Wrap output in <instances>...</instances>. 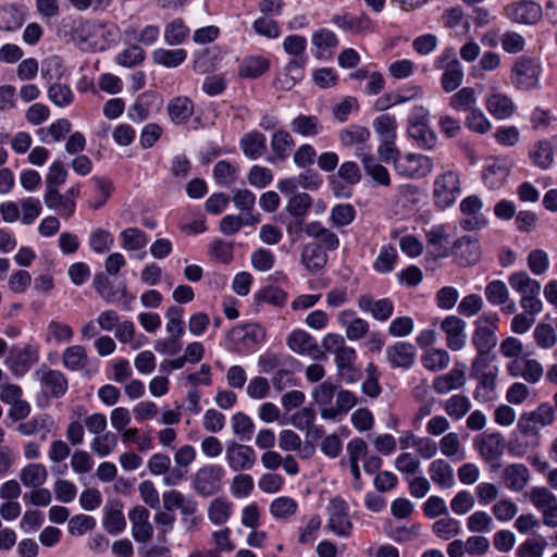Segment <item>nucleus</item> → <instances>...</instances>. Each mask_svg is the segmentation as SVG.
I'll return each mask as SVG.
<instances>
[{
    "mask_svg": "<svg viewBox=\"0 0 557 557\" xmlns=\"http://www.w3.org/2000/svg\"><path fill=\"white\" fill-rule=\"evenodd\" d=\"M223 478V469L216 465L199 468L193 476L195 491L203 496H210L219 492Z\"/></svg>",
    "mask_w": 557,
    "mask_h": 557,
    "instance_id": "obj_5",
    "label": "nucleus"
},
{
    "mask_svg": "<svg viewBox=\"0 0 557 557\" xmlns=\"http://www.w3.org/2000/svg\"><path fill=\"white\" fill-rule=\"evenodd\" d=\"M332 22L338 28H342L352 35H363L372 32V21L366 14H336L332 17Z\"/></svg>",
    "mask_w": 557,
    "mask_h": 557,
    "instance_id": "obj_15",
    "label": "nucleus"
},
{
    "mask_svg": "<svg viewBox=\"0 0 557 557\" xmlns=\"http://www.w3.org/2000/svg\"><path fill=\"white\" fill-rule=\"evenodd\" d=\"M338 388L337 385L330 381H324L312 389L311 396L314 403L320 407V411L333 408L332 401L336 396Z\"/></svg>",
    "mask_w": 557,
    "mask_h": 557,
    "instance_id": "obj_40",
    "label": "nucleus"
},
{
    "mask_svg": "<svg viewBox=\"0 0 557 557\" xmlns=\"http://www.w3.org/2000/svg\"><path fill=\"white\" fill-rule=\"evenodd\" d=\"M459 176L454 171H446L434 182V201L441 208L450 207L460 194Z\"/></svg>",
    "mask_w": 557,
    "mask_h": 557,
    "instance_id": "obj_3",
    "label": "nucleus"
},
{
    "mask_svg": "<svg viewBox=\"0 0 557 557\" xmlns=\"http://www.w3.org/2000/svg\"><path fill=\"white\" fill-rule=\"evenodd\" d=\"M42 384L53 397H61L67 389V381L63 373L58 370H49L41 379Z\"/></svg>",
    "mask_w": 557,
    "mask_h": 557,
    "instance_id": "obj_49",
    "label": "nucleus"
},
{
    "mask_svg": "<svg viewBox=\"0 0 557 557\" xmlns=\"http://www.w3.org/2000/svg\"><path fill=\"white\" fill-rule=\"evenodd\" d=\"M504 14L515 23L533 25L542 18L543 11L534 1L520 0L506 5Z\"/></svg>",
    "mask_w": 557,
    "mask_h": 557,
    "instance_id": "obj_7",
    "label": "nucleus"
},
{
    "mask_svg": "<svg viewBox=\"0 0 557 557\" xmlns=\"http://www.w3.org/2000/svg\"><path fill=\"white\" fill-rule=\"evenodd\" d=\"M510 286L521 294V297H529L540 294L541 283L531 278L525 272H516L509 276Z\"/></svg>",
    "mask_w": 557,
    "mask_h": 557,
    "instance_id": "obj_34",
    "label": "nucleus"
},
{
    "mask_svg": "<svg viewBox=\"0 0 557 557\" xmlns=\"http://www.w3.org/2000/svg\"><path fill=\"white\" fill-rule=\"evenodd\" d=\"M269 66L268 59L263 57H248L240 63L238 74L240 77L255 79L263 75Z\"/></svg>",
    "mask_w": 557,
    "mask_h": 557,
    "instance_id": "obj_37",
    "label": "nucleus"
},
{
    "mask_svg": "<svg viewBox=\"0 0 557 557\" xmlns=\"http://www.w3.org/2000/svg\"><path fill=\"white\" fill-rule=\"evenodd\" d=\"M225 460L231 470L247 471L256 463V453L251 446L232 441L226 446Z\"/></svg>",
    "mask_w": 557,
    "mask_h": 557,
    "instance_id": "obj_8",
    "label": "nucleus"
},
{
    "mask_svg": "<svg viewBox=\"0 0 557 557\" xmlns=\"http://www.w3.org/2000/svg\"><path fill=\"white\" fill-rule=\"evenodd\" d=\"M428 243L432 248V253L436 258H445L449 255L447 247L448 239L442 230H433L426 234Z\"/></svg>",
    "mask_w": 557,
    "mask_h": 557,
    "instance_id": "obj_62",
    "label": "nucleus"
},
{
    "mask_svg": "<svg viewBox=\"0 0 557 557\" xmlns=\"http://www.w3.org/2000/svg\"><path fill=\"white\" fill-rule=\"evenodd\" d=\"M486 108L495 117L506 119L512 114L515 106L509 97L495 92L486 99Z\"/></svg>",
    "mask_w": 557,
    "mask_h": 557,
    "instance_id": "obj_36",
    "label": "nucleus"
},
{
    "mask_svg": "<svg viewBox=\"0 0 557 557\" xmlns=\"http://www.w3.org/2000/svg\"><path fill=\"white\" fill-rule=\"evenodd\" d=\"M87 360L86 349L81 345L67 347L62 356L63 366L72 371L84 369Z\"/></svg>",
    "mask_w": 557,
    "mask_h": 557,
    "instance_id": "obj_43",
    "label": "nucleus"
},
{
    "mask_svg": "<svg viewBox=\"0 0 557 557\" xmlns=\"http://www.w3.org/2000/svg\"><path fill=\"white\" fill-rule=\"evenodd\" d=\"M424 368L432 372H438L448 367L450 357L444 349H430L421 358Z\"/></svg>",
    "mask_w": 557,
    "mask_h": 557,
    "instance_id": "obj_47",
    "label": "nucleus"
},
{
    "mask_svg": "<svg viewBox=\"0 0 557 557\" xmlns=\"http://www.w3.org/2000/svg\"><path fill=\"white\" fill-rule=\"evenodd\" d=\"M373 126L381 141H395L396 120L394 116L382 114L374 120Z\"/></svg>",
    "mask_w": 557,
    "mask_h": 557,
    "instance_id": "obj_50",
    "label": "nucleus"
},
{
    "mask_svg": "<svg viewBox=\"0 0 557 557\" xmlns=\"http://www.w3.org/2000/svg\"><path fill=\"white\" fill-rule=\"evenodd\" d=\"M387 359L394 368H409L416 358V348L409 343L399 342L386 350Z\"/></svg>",
    "mask_w": 557,
    "mask_h": 557,
    "instance_id": "obj_20",
    "label": "nucleus"
},
{
    "mask_svg": "<svg viewBox=\"0 0 557 557\" xmlns=\"http://www.w3.org/2000/svg\"><path fill=\"white\" fill-rule=\"evenodd\" d=\"M163 507L168 511L177 508L185 516H191L197 510V503L191 498L185 497L176 490H170L162 495Z\"/></svg>",
    "mask_w": 557,
    "mask_h": 557,
    "instance_id": "obj_23",
    "label": "nucleus"
},
{
    "mask_svg": "<svg viewBox=\"0 0 557 557\" xmlns=\"http://www.w3.org/2000/svg\"><path fill=\"white\" fill-rule=\"evenodd\" d=\"M166 111L173 123L184 124L194 114V103L188 97L178 96L170 100Z\"/></svg>",
    "mask_w": 557,
    "mask_h": 557,
    "instance_id": "obj_26",
    "label": "nucleus"
},
{
    "mask_svg": "<svg viewBox=\"0 0 557 557\" xmlns=\"http://www.w3.org/2000/svg\"><path fill=\"white\" fill-rule=\"evenodd\" d=\"M38 360L37 351L32 346L12 349L7 358V364L15 374H24Z\"/></svg>",
    "mask_w": 557,
    "mask_h": 557,
    "instance_id": "obj_19",
    "label": "nucleus"
},
{
    "mask_svg": "<svg viewBox=\"0 0 557 557\" xmlns=\"http://www.w3.org/2000/svg\"><path fill=\"white\" fill-rule=\"evenodd\" d=\"M307 40L302 36L290 35L284 39L283 48L285 52L294 57L287 65V71L289 73L299 72L307 63L308 58L305 54Z\"/></svg>",
    "mask_w": 557,
    "mask_h": 557,
    "instance_id": "obj_16",
    "label": "nucleus"
},
{
    "mask_svg": "<svg viewBox=\"0 0 557 557\" xmlns=\"http://www.w3.org/2000/svg\"><path fill=\"white\" fill-rule=\"evenodd\" d=\"M369 129L360 125H350L339 133V140L346 147L356 144H363L369 139Z\"/></svg>",
    "mask_w": 557,
    "mask_h": 557,
    "instance_id": "obj_55",
    "label": "nucleus"
},
{
    "mask_svg": "<svg viewBox=\"0 0 557 557\" xmlns=\"http://www.w3.org/2000/svg\"><path fill=\"white\" fill-rule=\"evenodd\" d=\"M506 370L512 377H522L531 384L540 382L544 374L543 366L536 360L523 356L521 359L511 360Z\"/></svg>",
    "mask_w": 557,
    "mask_h": 557,
    "instance_id": "obj_9",
    "label": "nucleus"
},
{
    "mask_svg": "<svg viewBox=\"0 0 557 557\" xmlns=\"http://www.w3.org/2000/svg\"><path fill=\"white\" fill-rule=\"evenodd\" d=\"M533 335L537 346L543 349L552 348L557 342V335L554 327L547 323L537 324Z\"/></svg>",
    "mask_w": 557,
    "mask_h": 557,
    "instance_id": "obj_63",
    "label": "nucleus"
},
{
    "mask_svg": "<svg viewBox=\"0 0 557 557\" xmlns=\"http://www.w3.org/2000/svg\"><path fill=\"white\" fill-rule=\"evenodd\" d=\"M471 404L463 395H453L445 403V412L455 420H460L470 410Z\"/></svg>",
    "mask_w": 557,
    "mask_h": 557,
    "instance_id": "obj_52",
    "label": "nucleus"
},
{
    "mask_svg": "<svg viewBox=\"0 0 557 557\" xmlns=\"http://www.w3.org/2000/svg\"><path fill=\"white\" fill-rule=\"evenodd\" d=\"M441 329L446 334L447 347L454 351L461 350L466 344V322L456 315L446 317Z\"/></svg>",
    "mask_w": 557,
    "mask_h": 557,
    "instance_id": "obj_13",
    "label": "nucleus"
},
{
    "mask_svg": "<svg viewBox=\"0 0 557 557\" xmlns=\"http://www.w3.org/2000/svg\"><path fill=\"white\" fill-rule=\"evenodd\" d=\"M503 479L508 490L521 492L530 481V471L523 463H511L505 468Z\"/></svg>",
    "mask_w": 557,
    "mask_h": 557,
    "instance_id": "obj_21",
    "label": "nucleus"
},
{
    "mask_svg": "<svg viewBox=\"0 0 557 557\" xmlns=\"http://www.w3.org/2000/svg\"><path fill=\"white\" fill-rule=\"evenodd\" d=\"M243 152L249 159H259L265 151V137L263 134L253 131L244 135L240 140Z\"/></svg>",
    "mask_w": 557,
    "mask_h": 557,
    "instance_id": "obj_30",
    "label": "nucleus"
},
{
    "mask_svg": "<svg viewBox=\"0 0 557 557\" xmlns=\"http://www.w3.org/2000/svg\"><path fill=\"white\" fill-rule=\"evenodd\" d=\"M528 496L541 511L557 503L556 496L546 487H533Z\"/></svg>",
    "mask_w": 557,
    "mask_h": 557,
    "instance_id": "obj_64",
    "label": "nucleus"
},
{
    "mask_svg": "<svg viewBox=\"0 0 557 557\" xmlns=\"http://www.w3.org/2000/svg\"><path fill=\"white\" fill-rule=\"evenodd\" d=\"M122 247L126 250L143 249L147 243V235L139 228L128 227L121 233Z\"/></svg>",
    "mask_w": 557,
    "mask_h": 557,
    "instance_id": "obj_51",
    "label": "nucleus"
},
{
    "mask_svg": "<svg viewBox=\"0 0 557 557\" xmlns=\"http://www.w3.org/2000/svg\"><path fill=\"white\" fill-rule=\"evenodd\" d=\"M493 519L485 511H475L467 519V528L473 533H486L492 530Z\"/></svg>",
    "mask_w": 557,
    "mask_h": 557,
    "instance_id": "obj_61",
    "label": "nucleus"
},
{
    "mask_svg": "<svg viewBox=\"0 0 557 557\" xmlns=\"http://www.w3.org/2000/svg\"><path fill=\"white\" fill-rule=\"evenodd\" d=\"M466 383V373L462 368L456 366L448 373L435 377L433 388L437 394H446L451 389L460 388Z\"/></svg>",
    "mask_w": 557,
    "mask_h": 557,
    "instance_id": "obj_24",
    "label": "nucleus"
},
{
    "mask_svg": "<svg viewBox=\"0 0 557 557\" xmlns=\"http://www.w3.org/2000/svg\"><path fill=\"white\" fill-rule=\"evenodd\" d=\"M362 163L367 175L381 186L391 185V176L385 166L380 164L374 157L364 156Z\"/></svg>",
    "mask_w": 557,
    "mask_h": 557,
    "instance_id": "obj_44",
    "label": "nucleus"
},
{
    "mask_svg": "<svg viewBox=\"0 0 557 557\" xmlns=\"http://www.w3.org/2000/svg\"><path fill=\"white\" fill-rule=\"evenodd\" d=\"M408 134L419 146L426 149H431L436 143V136L428 124H409Z\"/></svg>",
    "mask_w": 557,
    "mask_h": 557,
    "instance_id": "obj_53",
    "label": "nucleus"
},
{
    "mask_svg": "<svg viewBox=\"0 0 557 557\" xmlns=\"http://www.w3.org/2000/svg\"><path fill=\"white\" fill-rule=\"evenodd\" d=\"M186 57L187 52L184 49L168 50L159 48L152 52L153 62L165 67L178 66L185 61Z\"/></svg>",
    "mask_w": 557,
    "mask_h": 557,
    "instance_id": "obj_42",
    "label": "nucleus"
},
{
    "mask_svg": "<svg viewBox=\"0 0 557 557\" xmlns=\"http://www.w3.org/2000/svg\"><path fill=\"white\" fill-rule=\"evenodd\" d=\"M189 36V28L182 18L170 22L164 28V40L170 46L183 44Z\"/></svg>",
    "mask_w": 557,
    "mask_h": 557,
    "instance_id": "obj_48",
    "label": "nucleus"
},
{
    "mask_svg": "<svg viewBox=\"0 0 557 557\" xmlns=\"http://www.w3.org/2000/svg\"><path fill=\"white\" fill-rule=\"evenodd\" d=\"M456 255L468 264L475 263L480 259V245L475 238L463 236L455 243Z\"/></svg>",
    "mask_w": 557,
    "mask_h": 557,
    "instance_id": "obj_39",
    "label": "nucleus"
},
{
    "mask_svg": "<svg viewBox=\"0 0 557 557\" xmlns=\"http://www.w3.org/2000/svg\"><path fill=\"white\" fill-rule=\"evenodd\" d=\"M301 262L310 272H318L327 262V256L318 244H307L301 252Z\"/></svg>",
    "mask_w": 557,
    "mask_h": 557,
    "instance_id": "obj_29",
    "label": "nucleus"
},
{
    "mask_svg": "<svg viewBox=\"0 0 557 557\" xmlns=\"http://www.w3.org/2000/svg\"><path fill=\"white\" fill-rule=\"evenodd\" d=\"M329 522L327 527L331 531L339 536H347L350 534L352 524L348 516V506L344 499L334 498L329 506Z\"/></svg>",
    "mask_w": 557,
    "mask_h": 557,
    "instance_id": "obj_10",
    "label": "nucleus"
},
{
    "mask_svg": "<svg viewBox=\"0 0 557 557\" xmlns=\"http://www.w3.org/2000/svg\"><path fill=\"white\" fill-rule=\"evenodd\" d=\"M112 38L114 35V27L108 26L103 23H97L89 20H82L73 28V37L79 41V44H94L96 45L95 37L104 36V33Z\"/></svg>",
    "mask_w": 557,
    "mask_h": 557,
    "instance_id": "obj_12",
    "label": "nucleus"
},
{
    "mask_svg": "<svg viewBox=\"0 0 557 557\" xmlns=\"http://www.w3.org/2000/svg\"><path fill=\"white\" fill-rule=\"evenodd\" d=\"M117 446V437L112 432H106L96 436L91 442V449L100 457L110 455Z\"/></svg>",
    "mask_w": 557,
    "mask_h": 557,
    "instance_id": "obj_57",
    "label": "nucleus"
},
{
    "mask_svg": "<svg viewBox=\"0 0 557 557\" xmlns=\"http://www.w3.org/2000/svg\"><path fill=\"white\" fill-rule=\"evenodd\" d=\"M48 471L41 463H29L20 472V480L26 487H40L47 481Z\"/></svg>",
    "mask_w": 557,
    "mask_h": 557,
    "instance_id": "obj_31",
    "label": "nucleus"
},
{
    "mask_svg": "<svg viewBox=\"0 0 557 557\" xmlns=\"http://www.w3.org/2000/svg\"><path fill=\"white\" fill-rule=\"evenodd\" d=\"M325 351L335 355V363L338 375L348 383L356 381L354 363L356 361V351L354 348L345 345V339L339 334L329 333L322 341Z\"/></svg>",
    "mask_w": 557,
    "mask_h": 557,
    "instance_id": "obj_1",
    "label": "nucleus"
},
{
    "mask_svg": "<svg viewBox=\"0 0 557 557\" xmlns=\"http://www.w3.org/2000/svg\"><path fill=\"white\" fill-rule=\"evenodd\" d=\"M541 64L534 58L521 57L517 59L511 70L512 84L520 90L534 89L539 84Z\"/></svg>",
    "mask_w": 557,
    "mask_h": 557,
    "instance_id": "obj_2",
    "label": "nucleus"
},
{
    "mask_svg": "<svg viewBox=\"0 0 557 557\" xmlns=\"http://www.w3.org/2000/svg\"><path fill=\"white\" fill-rule=\"evenodd\" d=\"M482 206L481 199L475 195L468 196L461 201L460 210L467 216L461 222L465 230H479L486 224L485 218L481 214Z\"/></svg>",
    "mask_w": 557,
    "mask_h": 557,
    "instance_id": "obj_14",
    "label": "nucleus"
},
{
    "mask_svg": "<svg viewBox=\"0 0 557 557\" xmlns=\"http://www.w3.org/2000/svg\"><path fill=\"white\" fill-rule=\"evenodd\" d=\"M472 344L478 352H492L497 345L495 330L485 325L475 326Z\"/></svg>",
    "mask_w": 557,
    "mask_h": 557,
    "instance_id": "obj_38",
    "label": "nucleus"
},
{
    "mask_svg": "<svg viewBox=\"0 0 557 557\" xmlns=\"http://www.w3.org/2000/svg\"><path fill=\"white\" fill-rule=\"evenodd\" d=\"M311 42L315 47V55L319 59L325 58L330 54V50L338 46L336 35L326 28H321L312 34Z\"/></svg>",
    "mask_w": 557,
    "mask_h": 557,
    "instance_id": "obj_32",
    "label": "nucleus"
},
{
    "mask_svg": "<svg viewBox=\"0 0 557 557\" xmlns=\"http://www.w3.org/2000/svg\"><path fill=\"white\" fill-rule=\"evenodd\" d=\"M432 531L444 541H448L460 533V523L454 518H443L436 520L432 525Z\"/></svg>",
    "mask_w": 557,
    "mask_h": 557,
    "instance_id": "obj_54",
    "label": "nucleus"
},
{
    "mask_svg": "<svg viewBox=\"0 0 557 557\" xmlns=\"http://www.w3.org/2000/svg\"><path fill=\"white\" fill-rule=\"evenodd\" d=\"M44 201L47 208L57 210L59 214L66 219L74 214L75 201L64 198V195L55 187H47Z\"/></svg>",
    "mask_w": 557,
    "mask_h": 557,
    "instance_id": "obj_25",
    "label": "nucleus"
},
{
    "mask_svg": "<svg viewBox=\"0 0 557 557\" xmlns=\"http://www.w3.org/2000/svg\"><path fill=\"white\" fill-rule=\"evenodd\" d=\"M103 528L110 534H119L126 525L122 505L114 503L104 507Z\"/></svg>",
    "mask_w": 557,
    "mask_h": 557,
    "instance_id": "obj_33",
    "label": "nucleus"
},
{
    "mask_svg": "<svg viewBox=\"0 0 557 557\" xmlns=\"http://www.w3.org/2000/svg\"><path fill=\"white\" fill-rule=\"evenodd\" d=\"M287 345L294 352L299 355H309L313 359H322L324 357L315 339L304 330L292 332L287 337Z\"/></svg>",
    "mask_w": 557,
    "mask_h": 557,
    "instance_id": "obj_11",
    "label": "nucleus"
},
{
    "mask_svg": "<svg viewBox=\"0 0 557 557\" xmlns=\"http://www.w3.org/2000/svg\"><path fill=\"white\" fill-rule=\"evenodd\" d=\"M395 170L401 176L421 178L432 172L433 161L426 156L409 152L395 159Z\"/></svg>",
    "mask_w": 557,
    "mask_h": 557,
    "instance_id": "obj_4",
    "label": "nucleus"
},
{
    "mask_svg": "<svg viewBox=\"0 0 557 557\" xmlns=\"http://www.w3.org/2000/svg\"><path fill=\"white\" fill-rule=\"evenodd\" d=\"M431 480L442 488H450L455 484L451 466L444 459H435L430 463Z\"/></svg>",
    "mask_w": 557,
    "mask_h": 557,
    "instance_id": "obj_28",
    "label": "nucleus"
},
{
    "mask_svg": "<svg viewBox=\"0 0 557 557\" xmlns=\"http://www.w3.org/2000/svg\"><path fill=\"white\" fill-rule=\"evenodd\" d=\"M361 310L368 311L372 317L380 321L387 320L393 314V304L388 299L374 300L372 297L363 295L358 299Z\"/></svg>",
    "mask_w": 557,
    "mask_h": 557,
    "instance_id": "obj_27",
    "label": "nucleus"
},
{
    "mask_svg": "<svg viewBox=\"0 0 557 557\" xmlns=\"http://www.w3.org/2000/svg\"><path fill=\"white\" fill-rule=\"evenodd\" d=\"M231 510L232 505L228 502L222 498H216L211 503L208 509V517L211 522L216 525H221L230 519Z\"/></svg>",
    "mask_w": 557,
    "mask_h": 557,
    "instance_id": "obj_56",
    "label": "nucleus"
},
{
    "mask_svg": "<svg viewBox=\"0 0 557 557\" xmlns=\"http://www.w3.org/2000/svg\"><path fill=\"white\" fill-rule=\"evenodd\" d=\"M555 419L554 408L547 404H541L536 410L523 413L518 420V429L524 435H534L539 428L550 425Z\"/></svg>",
    "mask_w": 557,
    "mask_h": 557,
    "instance_id": "obj_6",
    "label": "nucleus"
},
{
    "mask_svg": "<svg viewBox=\"0 0 557 557\" xmlns=\"http://www.w3.org/2000/svg\"><path fill=\"white\" fill-rule=\"evenodd\" d=\"M443 71L444 73L441 78L443 89L447 92L456 90L463 81V71L461 64H453Z\"/></svg>",
    "mask_w": 557,
    "mask_h": 557,
    "instance_id": "obj_60",
    "label": "nucleus"
},
{
    "mask_svg": "<svg viewBox=\"0 0 557 557\" xmlns=\"http://www.w3.org/2000/svg\"><path fill=\"white\" fill-rule=\"evenodd\" d=\"M24 23V16L17 4L0 5V29L13 32Z\"/></svg>",
    "mask_w": 557,
    "mask_h": 557,
    "instance_id": "obj_35",
    "label": "nucleus"
},
{
    "mask_svg": "<svg viewBox=\"0 0 557 557\" xmlns=\"http://www.w3.org/2000/svg\"><path fill=\"white\" fill-rule=\"evenodd\" d=\"M128 518L132 522V534L135 541L148 542L153 533V528L149 522V511L143 506H137L131 510Z\"/></svg>",
    "mask_w": 557,
    "mask_h": 557,
    "instance_id": "obj_17",
    "label": "nucleus"
},
{
    "mask_svg": "<svg viewBox=\"0 0 557 557\" xmlns=\"http://www.w3.org/2000/svg\"><path fill=\"white\" fill-rule=\"evenodd\" d=\"M505 449L504 438L499 433L488 434L481 444V455L486 460H495L499 458Z\"/></svg>",
    "mask_w": 557,
    "mask_h": 557,
    "instance_id": "obj_46",
    "label": "nucleus"
},
{
    "mask_svg": "<svg viewBox=\"0 0 557 557\" xmlns=\"http://www.w3.org/2000/svg\"><path fill=\"white\" fill-rule=\"evenodd\" d=\"M476 97L474 89L463 87L454 94L449 99V106L456 111H471L476 108Z\"/></svg>",
    "mask_w": 557,
    "mask_h": 557,
    "instance_id": "obj_45",
    "label": "nucleus"
},
{
    "mask_svg": "<svg viewBox=\"0 0 557 557\" xmlns=\"http://www.w3.org/2000/svg\"><path fill=\"white\" fill-rule=\"evenodd\" d=\"M295 499L286 496L275 498L270 505V512L278 519H286L293 516L297 510Z\"/></svg>",
    "mask_w": 557,
    "mask_h": 557,
    "instance_id": "obj_59",
    "label": "nucleus"
},
{
    "mask_svg": "<svg viewBox=\"0 0 557 557\" xmlns=\"http://www.w3.org/2000/svg\"><path fill=\"white\" fill-rule=\"evenodd\" d=\"M295 141L292 135L285 129H277L271 137V154L268 157L270 163L284 161L293 147Z\"/></svg>",
    "mask_w": 557,
    "mask_h": 557,
    "instance_id": "obj_18",
    "label": "nucleus"
},
{
    "mask_svg": "<svg viewBox=\"0 0 557 557\" xmlns=\"http://www.w3.org/2000/svg\"><path fill=\"white\" fill-rule=\"evenodd\" d=\"M253 422L247 414L237 412L232 417L233 433L242 441L249 440L253 433Z\"/></svg>",
    "mask_w": 557,
    "mask_h": 557,
    "instance_id": "obj_58",
    "label": "nucleus"
},
{
    "mask_svg": "<svg viewBox=\"0 0 557 557\" xmlns=\"http://www.w3.org/2000/svg\"><path fill=\"white\" fill-rule=\"evenodd\" d=\"M292 131L305 137L315 136L320 133L322 126L315 115L296 116L290 123Z\"/></svg>",
    "mask_w": 557,
    "mask_h": 557,
    "instance_id": "obj_41",
    "label": "nucleus"
},
{
    "mask_svg": "<svg viewBox=\"0 0 557 557\" xmlns=\"http://www.w3.org/2000/svg\"><path fill=\"white\" fill-rule=\"evenodd\" d=\"M357 404V397L347 389H338L336 404L333 408L321 410V417L325 420H337L346 414Z\"/></svg>",
    "mask_w": 557,
    "mask_h": 557,
    "instance_id": "obj_22",
    "label": "nucleus"
}]
</instances>
